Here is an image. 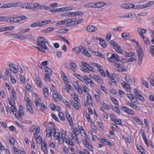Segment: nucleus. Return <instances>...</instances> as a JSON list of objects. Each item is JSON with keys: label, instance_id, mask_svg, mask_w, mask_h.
Here are the masks:
<instances>
[{"label": "nucleus", "instance_id": "8fccbe9b", "mask_svg": "<svg viewBox=\"0 0 154 154\" xmlns=\"http://www.w3.org/2000/svg\"><path fill=\"white\" fill-rule=\"evenodd\" d=\"M143 5H134V9H141L143 8Z\"/></svg>", "mask_w": 154, "mask_h": 154}, {"label": "nucleus", "instance_id": "79ce46f5", "mask_svg": "<svg viewBox=\"0 0 154 154\" xmlns=\"http://www.w3.org/2000/svg\"><path fill=\"white\" fill-rule=\"evenodd\" d=\"M111 100L116 105L118 106V107H119L118 104V102L117 100L115 98L113 97H110Z\"/></svg>", "mask_w": 154, "mask_h": 154}, {"label": "nucleus", "instance_id": "aec40b11", "mask_svg": "<svg viewBox=\"0 0 154 154\" xmlns=\"http://www.w3.org/2000/svg\"><path fill=\"white\" fill-rule=\"evenodd\" d=\"M85 84L86 85L90 84L91 85H94V82L91 80V79H89L88 77H87L86 79L84 82Z\"/></svg>", "mask_w": 154, "mask_h": 154}, {"label": "nucleus", "instance_id": "39448f33", "mask_svg": "<svg viewBox=\"0 0 154 154\" xmlns=\"http://www.w3.org/2000/svg\"><path fill=\"white\" fill-rule=\"evenodd\" d=\"M134 91V93L136 97V98H135V99H137V98H138L142 102H144L145 100L143 97L140 94L138 90L136 89H135Z\"/></svg>", "mask_w": 154, "mask_h": 154}, {"label": "nucleus", "instance_id": "e433bc0d", "mask_svg": "<svg viewBox=\"0 0 154 154\" xmlns=\"http://www.w3.org/2000/svg\"><path fill=\"white\" fill-rule=\"evenodd\" d=\"M79 134V133L78 129L76 128H75L73 130V131L72 133V135L73 136V135H75V136H78Z\"/></svg>", "mask_w": 154, "mask_h": 154}, {"label": "nucleus", "instance_id": "338daca9", "mask_svg": "<svg viewBox=\"0 0 154 154\" xmlns=\"http://www.w3.org/2000/svg\"><path fill=\"white\" fill-rule=\"evenodd\" d=\"M80 48H81V51H80L82 54H85L87 50H86L85 48H83L82 46H80Z\"/></svg>", "mask_w": 154, "mask_h": 154}, {"label": "nucleus", "instance_id": "423d86ee", "mask_svg": "<svg viewBox=\"0 0 154 154\" xmlns=\"http://www.w3.org/2000/svg\"><path fill=\"white\" fill-rule=\"evenodd\" d=\"M69 17H74L77 16H81L84 14V13L82 11H74L69 12Z\"/></svg>", "mask_w": 154, "mask_h": 154}, {"label": "nucleus", "instance_id": "1a4fd4ad", "mask_svg": "<svg viewBox=\"0 0 154 154\" xmlns=\"http://www.w3.org/2000/svg\"><path fill=\"white\" fill-rule=\"evenodd\" d=\"M66 116L69 122L71 127H73V124L72 123V117H71L69 113L67 111H66L65 112Z\"/></svg>", "mask_w": 154, "mask_h": 154}, {"label": "nucleus", "instance_id": "6ab92c4d", "mask_svg": "<svg viewBox=\"0 0 154 154\" xmlns=\"http://www.w3.org/2000/svg\"><path fill=\"white\" fill-rule=\"evenodd\" d=\"M74 106L75 108L78 110L80 109L81 106L80 105V103L78 102V100H75L73 102Z\"/></svg>", "mask_w": 154, "mask_h": 154}, {"label": "nucleus", "instance_id": "4468645a", "mask_svg": "<svg viewBox=\"0 0 154 154\" xmlns=\"http://www.w3.org/2000/svg\"><path fill=\"white\" fill-rule=\"evenodd\" d=\"M65 24L66 26H67V25H68L67 23V19H66L64 20H61L58 21L56 24V26H58L59 25H63Z\"/></svg>", "mask_w": 154, "mask_h": 154}, {"label": "nucleus", "instance_id": "7c9ffc66", "mask_svg": "<svg viewBox=\"0 0 154 154\" xmlns=\"http://www.w3.org/2000/svg\"><path fill=\"white\" fill-rule=\"evenodd\" d=\"M23 5L24 6L23 8H26L27 9H32V3H27Z\"/></svg>", "mask_w": 154, "mask_h": 154}, {"label": "nucleus", "instance_id": "a878e982", "mask_svg": "<svg viewBox=\"0 0 154 154\" xmlns=\"http://www.w3.org/2000/svg\"><path fill=\"white\" fill-rule=\"evenodd\" d=\"M84 133V137H83V139H82V142L83 143V144H84L85 143H88V137H87V135L85 132H83Z\"/></svg>", "mask_w": 154, "mask_h": 154}, {"label": "nucleus", "instance_id": "c03bdc74", "mask_svg": "<svg viewBox=\"0 0 154 154\" xmlns=\"http://www.w3.org/2000/svg\"><path fill=\"white\" fill-rule=\"evenodd\" d=\"M53 96L54 99L56 101H58L59 100V98L58 97L59 95L56 92L53 94Z\"/></svg>", "mask_w": 154, "mask_h": 154}, {"label": "nucleus", "instance_id": "4be33fe9", "mask_svg": "<svg viewBox=\"0 0 154 154\" xmlns=\"http://www.w3.org/2000/svg\"><path fill=\"white\" fill-rule=\"evenodd\" d=\"M39 4L37 3H32V10L38 9Z\"/></svg>", "mask_w": 154, "mask_h": 154}, {"label": "nucleus", "instance_id": "412c9836", "mask_svg": "<svg viewBox=\"0 0 154 154\" xmlns=\"http://www.w3.org/2000/svg\"><path fill=\"white\" fill-rule=\"evenodd\" d=\"M45 76V79L46 81L50 82L51 81V79L50 76H51L52 75V73H46Z\"/></svg>", "mask_w": 154, "mask_h": 154}, {"label": "nucleus", "instance_id": "a19ab883", "mask_svg": "<svg viewBox=\"0 0 154 154\" xmlns=\"http://www.w3.org/2000/svg\"><path fill=\"white\" fill-rule=\"evenodd\" d=\"M134 5L131 3H128L126 4V9H128L130 8H134Z\"/></svg>", "mask_w": 154, "mask_h": 154}, {"label": "nucleus", "instance_id": "864d4df0", "mask_svg": "<svg viewBox=\"0 0 154 154\" xmlns=\"http://www.w3.org/2000/svg\"><path fill=\"white\" fill-rule=\"evenodd\" d=\"M137 149L139 150L141 153H143V152H144V149L141 146L137 145Z\"/></svg>", "mask_w": 154, "mask_h": 154}, {"label": "nucleus", "instance_id": "f257e3e1", "mask_svg": "<svg viewBox=\"0 0 154 154\" xmlns=\"http://www.w3.org/2000/svg\"><path fill=\"white\" fill-rule=\"evenodd\" d=\"M37 45L39 47H36L37 49L42 53H45V51L44 50H48V48L46 44L49 43L48 39L43 37H40L37 39Z\"/></svg>", "mask_w": 154, "mask_h": 154}, {"label": "nucleus", "instance_id": "3c124183", "mask_svg": "<svg viewBox=\"0 0 154 154\" xmlns=\"http://www.w3.org/2000/svg\"><path fill=\"white\" fill-rule=\"evenodd\" d=\"M98 71L100 73L101 75L105 77L106 76L105 73L103 69L99 68Z\"/></svg>", "mask_w": 154, "mask_h": 154}, {"label": "nucleus", "instance_id": "c9c22d12", "mask_svg": "<svg viewBox=\"0 0 154 154\" xmlns=\"http://www.w3.org/2000/svg\"><path fill=\"white\" fill-rule=\"evenodd\" d=\"M18 39L20 40H25L26 39V36L22 35L20 33H18Z\"/></svg>", "mask_w": 154, "mask_h": 154}, {"label": "nucleus", "instance_id": "603ef678", "mask_svg": "<svg viewBox=\"0 0 154 154\" xmlns=\"http://www.w3.org/2000/svg\"><path fill=\"white\" fill-rule=\"evenodd\" d=\"M137 60V59H136L134 57H131L130 58H129L128 60H126V62H132L136 61Z\"/></svg>", "mask_w": 154, "mask_h": 154}, {"label": "nucleus", "instance_id": "2f4dec72", "mask_svg": "<svg viewBox=\"0 0 154 154\" xmlns=\"http://www.w3.org/2000/svg\"><path fill=\"white\" fill-rule=\"evenodd\" d=\"M149 52L151 55L154 57V45H151L149 49Z\"/></svg>", "mask_w": 154, "mask_h": 154}, {"label": "nucleus", "instance_id": "13d9d810", "mask_svg": "<svg viewBox=\"0 0 154 154\" xmlns=\"http://www.w3.org/2000/svg\"><path fill=\"white\" fill-rule=\"evenodd\" d=\"M10 69L12 72L15 74L17 72V69L14 66L13 67H12V68H10Z\"/></svg>", "mask_w": 154, "mask_h": 154}, {"label": "nucleus", "instance_id": "c756f323", "mask_svg": "<svg viewBox=\"0 0 154 154\" xmlns=\"http://www.w3.org/2000/svg\"><path fill=\"white\" fill-rule=\"evenodd\" d=\"M127 96L131 100L132 102H133L134 103H136L135 101H133V100H134L135 98H136L134 95L131 94H127Z\"/></svg>", "mask_w": 154, "mask_h": 154}, {"label": "nucleus", "instance_id": "a18cd8bd", "mask_svg": "<svg viewBox=\"0 0 154 154\" xmlns=\"http://www.w3.org/2000/svg\"><path fill=\"white\" fill-rule=\"evenodd\" d=\"M141 83L143 85H144L146 88H149V85L147 82L144 80H142L141 82Z\"/></svg>", "mask_w": 154, "mask_h": 154}, {"label": "nucleus", "instance_id": "dca6fc26", "mask_svg": "<svg viewBox=\"0 0 154 154\" xmlns=\"http://www.w3.org/2000/svg\"><path fill=\"white\" fill-rule=\"evenodd\" d=\"M18 115L15 113L14 114L16 118L20 120L22 118V114L24 116V112L19 111L18 112Z\"/></svg>", "mask_w": 154, "mask_h": 154}, {"label": "nucleus", "instance_id": "c85d7f7f", "mask_svg": "<svg viewBox=\"0 0 154 154\" xmlns=\"http://www.w3.org/2000/svg\"><path fill=\"white\" fill-rule=\"evenodd\" d=\"M35 81L37 84L40 88H42V84L41 81L38 77H37L35 79Z\"/></svg>", "mask_w": 154, "mask_h": 154}, {"label": "nucleus", "instance_id": "5701e85b", "mask_svg": "<svg viewBox=\"0 0 154 154\" xmlns=\"http://www.w3.org/2000/svg\"><path fill=\"white\" fill-rule=\"evenodd\" d=\"M13 7H16L18 6H20L21 8H24V6L22 5L21 2H15L12 3Z\"/></svg>", "mask_w": 154, "mask_h": 154}, {"label": "nucleus", "instance_id": "09e8293b", "mask_svg": "<svg viewBox=\"0 0 154 154\" xmlns=\"http://www.w3.org/2000/svg\"><path fill=\"white\" fill-rule=\"evenodd\" d=\"M87 148H88L90 151H93V148L91 145H90L88 142L84 144Z\"/></svg>", "mask_w": 154, "mask_h": 154}, {"label": "nucleus", "instance_id": "ddd939ff", "mask_svg": "<svg viewBox=\"0 0 154 154\" xmlns=\"http://www.w3.org/2000/svg\"><path fill=\"white\" fill-rule=\"evenodd\" d=\"M84 7L85 8H95V3L90 2L85 4Z\"/></svg>", "mask_w": 154, "mask_h": 154}, {"label": "nucleus", "instance_id": "7ed1b4c3", "mask_svg": "<svg viewBox=\"0 0 154 154\" xmlns=\"http://www.w3.org/2000/svg\"><path fill=\"white\" fill-rule=\"evenodd\" d=\"M130 79L128 75H126V90L128 92L131 91L132 88L130 86Z\"/></svg>", "mask_w": 154, "mask_h": 154}, {"label": "nucleus", "instance_id": "cd10ccee", "mask_svg": "<svg viewBox=\"0 0 154 154\" xmlns=\"http://www.w3.org/2000/svg\"><path fill=\"white\" fill-rule=\"evenodd\" d=\"M94 55L96 56L100 57L103 59H105V55H103L102 53H100L99 52H94Z\"/></svg>", "mask_w": 154, "mask_h": 154}, {"label": "nucleus", "instance_id": "69168bd1", "mask_svg": "<svg viewBox=\"0 0 154 154\" xmlns=\"http://www.w3.org/2000/svg\"><path fill=\"white\" fill-rule=\"evenodd\" d=\"M9 141L10 143L14 146L15 144V140L13 138L10 137L9 139Z\"/></svg>", "mask_w": 154, "mask_h": 154}, {"label": "nucleus", "instance_id": "f03ea898", "mask_svg": "<svg viewBox=\"0 0 154 154\" xmlns=\"http://www.w3.org/2000/svg\"><path fill=\"white\" fill-rule=\"evenodd\" d=\"M110 43L113 46L114 48L117 52L121 54L122 53V50L120 49V46L116 42L111 40L110 41Z\"/></svg>", "mask_w": 154, "mask_h": 154}, {"label": "nucleus", "instance_id": "37998d69", "mask_svg": "<svg viewBox=\"0 0 154 154\" xmlns=\"http://www.w3.org/2000/svg\"><path fill=\"white\" fill-rule=\"evenodd\" d=\"M54 29L52 27H49L46 29L44 30L43 32L46 33H49L54 30Z\"/></svg>", "mask_w": 154, "mask_h": 154}, {"label": "nucleus", "instance_id": "052dcab7", "mask_svg": "<svg viewBox=\"0 0 154 154\" xmlns=\"http://www.w3.org/2000/svg\"><path fill=\"white\" fill-rule=\"evenodd\" d=\"M134 120L135 122L140 125H142L143 124V122L140 120L137 117L134 118Z\"/></svg>", "mask_w": 154, "mask_h": 154}, {"label": "nucleus", "instance_id": "9d476101", "mask_svg": "<svg viewBox=\"0 0 154 154\" xmlns=\"http://www.w3.org/2000/svg\"><path fill=\"white\" fill-rule=\"evenodd\" d=\"M115 59V60L117 62L119 61V56L117 54H112V55L111 57L108 58V60L111 62H113L112 60H111V59Z\"/></svg>", "mask_w": 154, "mask_h": 154}, {"label": "nucleus", "instance_id": "473e14b6", "mask_svg": "<svg viewBox=\"0 0 154 154\" xmlns=\"http://www.w3.org/2000/svg\"><path fill=\"white\" fill-rule=\"evenodd\" d=\"M58 116L60 119L62 121H64L65 120V118L63 113L62 112H59L58 114Z\"/></svg>", "mask_w": 154, "mask_h": 154}, {"label": "nucleus", "instance_id": "f8f14e48", "mask_svg": "<svg viewBox=\"0 0 154 154\" xmlns=\"http://www.w3.org/2000/svg\"><path fill=\"white\" fill-rule=\"evenodd\" d=\"M47 144L46 143H45V142H42L41 144V149L45 154L47 152Z\"/></svg>", "mask_w": 154, "mask_h": 154}, {"label": "nucleus", "instance_id": "b1692460", "mask_svg": "<svg viewBox=\"0 0 154 154\" xmlns=\"http://www.w3.org/2000/svg\"><path fill=\"white\" fill-rule=\"evenodd\" d=\"M154 4V1H150L148 3H146L144 5H143V8L149 7L150 6L153 5Z\"/></svg>", "mask_w": 154, "mask_h": 154}, {"label": "nucleus", "instance_id": "a211bd4d", "mask_svg": "<svg viewBox=\"0 0 154 154\" xmlns=\"http://www.w3.org/2000/svg\"><path fill=\"white\" fill-rule=\"evenodd\" d=\"M98 39H99L100 45L103 48H106L107 46V45L105 41L103 39L100 38H98Z\"/></svg>", "mask_w": 154, "mask_h": 154}, {"label": "nucleus", "instance_id": "0e129e2a", "mask_svg": "<svg viewBox=\"0 0 154 154\" xmlns=\"http://www.w3.org/2000/svg\"><path fill=\"white\" fill-rule=\"evenodd\" d=\"M84 20L83 19H81L78 20H77V22L74 23L72 25H76L77 24L81 23Z\"/></svg>", "mask_w": 154, "mask_h": 154}, {"label": "nucleus", "instance_id": "f704fd0d", "mask_svg": "<svg viewBox=\"0 0 154 154\" xmlns=\"http://www.w3.org/2000/svg\"><path fill=\"white\" fill-rule=\"evenodd\" d=\"M126 112L129 114L133 115L134 114V112L131 109H129L127 107H126Z\"/></svg>", "mask_w": 154, "mask_h": 154}, {"label": "nucleus", "instance_id": "393cba45", "mask_svg": "<svg viewBox=\"0 0 154 154\" xmlns=\"http://www.w3.org/2000/svg\"><path fill=\"white\" fill-rule=\"evenodd\" d=\"M70 63L71 66V69L74 72H76L75 69L77 68L76 64L72 62H70Z\"/></svg>", "mask_w": 154, "mask_h": 154}, {"label": "nucleus", "instance_id": "774afa93", "mask_svg": "<svg viewBox=\"0 0 154 154\" xmlns=\"http://www.w3.org/2000/svg\"><path fill=\"white\" fill-rule=\"evenodd\" d=\"M100 142L104 144H106L108 142L107 140L105 138H102L100 140Z\"/></svg>", "mask_w": 154, "mask_h": 154}, {"label": "nucleus", "instance_id": "58836bf2", "mask_svg": "<svg viewBox=\"0 0 154 154\" xmlns=\"http://www.w3.org/2000/svg\"><path fill=\"white\" fill-rule=\"evenodd\" d=\"M26 39H28L31 41H32L34 39V36L31 34H28L26 36Z\"/></svg>", "mask_w": 154, "mask_h": 154}, {"label": "nucleus", "instance_id": "6e6552de", "mask_svg": "<svg viewBox=\"0 0 154 154\" xmlns=\"http://www.w3.org/2000/svg\"><path fill=\"white\" fill-rule=\"evenodd\" d=\"M86 29L88 32H92L97 31V28L93 25H90L87 27Z\"/></svg>", "mask_w": 154, "mask_h": 154}, {"label": "nucleus", "instance_id": "49530a36", "mask_svg": "<svg viewBox=\"0 0 154 154\" xmlns=\"http://www.w3.org/2000/svg\"><path fill=\"white\" fill-rule=\"evenodd\" d=\"M87 101L88 102H91V104H93L92 103L91 96L90 94H88L87 95Z\"/></svg>", "mask_w": 154, "mask_h": 154}, {"label": "nucleus", "instance_id": "72a5a7b5", "mask_svg": "<svg viewBox=\"0 0 154 154\" xmlns=\"http://www.w3.org/2000/svg\"><path fill=\"white\" fill-rule=\"evenodd\" d=\"M80 48V46L79 47H76L72 49V50L76 54H78L80 52V51H81Z\"/></svg>", "mask_w": 154, "mask_h": 154}, {"label": "nucleus", "instance_id": "5fc2aeb1", "mask_svg": "<svg viewBox=\"0 0 154 154\" xmlns=\"http://www.w3.org/2000/svg\"><path fill=\"white\" fill-rule=\"evenodd\" d=\"M54 138L56 140H58L60 138V133L59 132H56L54 133Z\"/></svg>", "mask_w": 154, "mask_h": 154}, {"label": "nucleus", "instance_id": "6e6d98bb", "mask_svg": "<svg viewBox=\"0 0 154 154\" xmlns=\"http://www.w3.org/2000/svg\"><path fill=\"white\" fill-rule=\"evenodd\" d=\"M44 69L46 72L47 73H52V70L48 68L47 66H46L44 68Z\"/></svg>", "mask_w": 154, "mask_h": 154}, {"label": "nucleus", "instance_id": "9b49d317", "mask_svg": "<svg viewBox=\"0 0 154 154\" xmlns=\"http://www.w3.org/2000/svg\"><path fill=\"white\" fill-rule=\"evenodd\" d=\"M137 31L139 32L140 35L142 37V38L143 39H144L145 37L143 35V34L146 32V30L145 29H143L141 28H139L137 29Z\"/></svg>", "mask_w": 154, "mask_h": 154}, {"label": "nucleus", "instance_id": "680f3d73", "mask_svg": "<svg viewBox=\"0 0 154 154\" xmlns=\"http://www.w3.org/2000/svg\"><path fill=\"white\" fill-rule=\"evenodd\" d=\"M62 133V138L63 139H64L63 140L62 142H61V143H62V142H63L64 140V139L66 138V131H63L62 132H61Z\"/></svg>", "mask_w": 154, "mask_h": 154}, {"label": "nucleus", "instance_id": "e2e57ef3", "mask_svg": "<svg viewBox=\"0 0 154 154\" xmlns=\"http://www.w3.org/2000/svg\"><path fill=\"white\" fill-rule=\"evenodd\" d=\"M11 112H12L14 115L15 113V112H16L17 111V109H16L15 107L14 106H11Z\"/></svg>", "mask_w": 154, "mask_h": 154}, {"label": "nucleus", "instance_id": "0eeeda50", "mask_svg": "<svg viewBox=\"0 0 154 154\" xmlns=\"http://www.w3.org/2000/svg\"><path fill=\"white\" fill-rule=\"evenodd\" d=\"M67 23L68 25H67V26L72 27L74 25H72L74 23L77 22V20L75 18H74L72 19H67Z\"/></svg>", "mask_w": 154, "mask_h": 154}, {"label": "nucleus", "instance_id": "4d7b16f0", "mask_svg": "<svg viewBox=\"0 0 154 154\" xmlns=\"http://www.w3.org/2000/svg\"><path fill=\"white\" fill-rule=\"evenodd\" d=\"M83 91L86 94H88L89 92L88 91V88L87 87V86L85 85L82 87Z\"/></svg>", "mask_w": 154, "mask_h": 154}, {"label": "nucleus", "instance_id": "2eb2a0df", "mask_svg": "<svg viewBox=\"0 0 154 154\" xmlns=\"http://www.w3.org/2000/svg\"><path fill=\"white\" fill-rule=\"evenodd\" d=\"M95 8H100L103 7L106 5L105 3L100 2L95 3Z\"/></svg>", "mask_w": 154, "mask_h": 154}, {"label": "nucleus", "instance_id": "4c0bfd02", "mask_svg": "<svg viewBox=\"0 0 154 154\" xmlns=\"http://www.w3.org/2000/svg\"><path fill=\"white\" fill-rule=\"evenodd\" d=\"M100 104L103 107L105 108V109H110V107L106 103L104 102H101Z\"/></svg>", "mask_w": 154, "mask_h": 154}, {"label": "nucleus", "instance_id": "bb28decb", "mask_svg": "<svg viewBox=\"0 0 154 154\" xmlns=\"http://www.w3.org/2000/svg\"><path fill=\"white\" fill-rule=\"evenodd\" d=\"M31 103L28 104L26 105V106L29 112L31 114H33V110L31 106Z\"/></svg>", "mask_w": 154, "mask_h": 154}, {"label": "nucleus", "instance_id": "20e7f679", "mask_svg": "<svg viewBox=\"0 0 154 154\" xmlns=\"http://www.w3.org/2000/svg\"><path fill=\"white\" fill-rule=\"evenodd\" d=\"M137 54L138 58H143L144 53L143 49L141 46L136 47Z\"/></svg>", "mask_w": 154, "mask_h": 154}, {"label": "nucleus", "instance_id": "f3484780", "mask_svg": "<svg viewBox=\"0 0 154 154\" xmlns=\"http://www.w3.org/2000/svg\"><path fill=\"white\" fill-rule=\"evenodd\" d=\"M55 126L54 124L52 122H49L48 124V127L46 129V132H47L48 131H51V129L52 128Z\"/></svg>", "mask_w": 154, "mask_h": 154}, {"label": "nucleus", "instance_id": "bf43d9fd", "mask_svg": "<svg viewBox=\"0 0 154 154\" xmlns=\"http://www.w3.org/2000/svg\"><path fill=\"white\" fill-rule=\"evenodd\" d=\"M135 53H126V57H131L135 56Z\"/></svg>", "mask_w": 154, "mask_h": 154}, {"label": "nucleus", "instance_id": "ea45409f", "mask_svg": "<svg viewBox=\"0 0 154 154\" xmlns=\"http://www.w3.org/2000/svg\"><path fill=\"white\" fill-rule=\"evenodd\" d=\"M34 136L37 143H40L41 142H42V137L40 136H39L37 137H36L35 136V134H34Z\"/></svg>", "mask_w": 154, "mask_h": 154}, {"label": "nucleus", "instance_id": "de8ad7c7", "mask_svg": "<svg viewBox=\"0 0 154 154\" xmlns=\"http://www.w3.org/2000/svg\"><path fill=\"white\" fill-rule=\"evenodd\" d=\"M18 18L20 22L22 20H25L27 19V17L26 16L23 15L18 17Z\"/></svg>", "mask_w": 154, "mask_h": 154}]
</instances>
